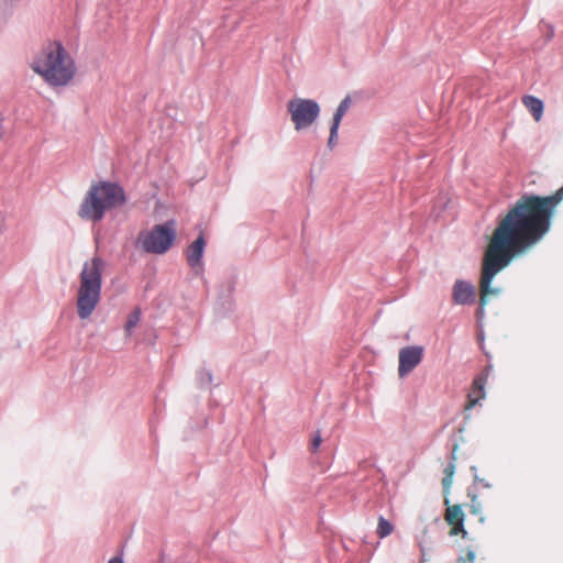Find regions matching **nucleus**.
<instances>
[{"label": "nucleus", "mask_w": 563, "mask_h": 563, "mask_svg": "<svg viewBox=\"0 0 563 563\" xmlns=\"http://www.w3.org/2000/svg\"><path fill=\"white\" fill-rule=\"evenodd\" d=\"M106 265V261L98 255L82 264L76 291L77 313L82 320L93 313L101 300L102 275Z\"/></svg>", "instance_id": "nucleus-3"}, {"label": "nucleus", "mask_w": 563, "mask_h": 563, "mask_svg": "<svg viewBox=\"0 0 563 563\" xmlns=\"http://www.w3.org/2000/svg\"><path fill=\"white\" fill-rule=\"evenodd\" d=\"M394 531V525L384 517L378 518L376 533L380 539H384L391 534Z\"/></svg>", "instance_id": "nucleus-15"}, {"label": "nucleus", "mask_w": 563, "mask_h": 563, "mask_svg": "<svg viewBox=\"0 0 563 563\" xmlns=\"http://www.w3.org/2000/svg\"><path fill=\"white\" fill-rule=\"evenodd\" d=\"M523 106L531 113L533 119L539 122L543 115L544 106L541 99L534 96H523L522 98Z\"/></svg>", "instance_id": "nucleus-14"}, {"label": "nucleus", "mask_w": 563, "mask_h": 563, "mask_svg": "<svg viewBox=\"0 0 563 563\" xmlns=\"http://www.w3.org/2000/svg\"><path fill=\"white\" fill-rule=\"evenodd\" d=\"M205 245V238L202 235H199L198 239L194 241L186 251V258L188 265L196 271V274H199V271L202 267V255Z\"/></svg>", "instance_id": "nucleus-11"}, {"label": "nucleus", "mask_w": 563, "mask_h": 563, "mask_svg": "<svg viewBox=\"0 0 563 563\" xmlns=\"http://www.w3.org/2000/svg\"><path fill=\"white\" fill-rule=\"evenodd\" d=\"M287 110L297 131L312 125L320 114V106L311 99H292L287 103Z\"/></svg>", "instance_id": "nucleus-6"}, {"label": "nucleus", "mask_w": 563, "mask_h": 563, "mask_svg": "<svg viewBox=\"0 0 563 563\" xmlns=\"http://www.w3.org/2000/svg\"><path fill=\"white\" fill-rule=\"evenodd\" d=\"M424 349L421 345H409L400 349L398 354V375L406 377L422 361Z\"/></svg>", "instance_id": "nucleus-7"}, {"label": "nucleus", "mask_w": 563, "mask_h": 563, "mask_svg": "<svg viewBox=\"0 0 563 563\" xmlns=\"http://www.w3.org/2000/svg\"><path fill=\"white\" fill-rule=\"evenodd\" d=\"M321 443H322L321 433H320V431H317L311 439L310 451L317 452L318 449L320 448Z\"/></svg>", "instance_id": "nucleus-18"}, {"label": "nucleus", "mask_w": 563, "mask_h": 563, "mask_svg": "<svg viewBox=\"0 0 563 563\" xmlns=\"http://www.w3.org/2000/svg\"><path fill=\"white\" fill-rule=\"evenodd\" d=\"M475 287L465 280H456L452 288V300L455 305H471L475 302Z\"/></svg>", "instance_id": "nucleus-9"}, {"label": "nucleus", "mask_w": 563, "mask_h": 563, "mask_svg": "<svg viewBox=\"0 0 563 563\" xmlns=\"http://www.w3.org/2000/svg\"><path fill=\"white\" fill-rule=\"evenodd\" d=\"M444 504L448 506L444 514V520L451 527L449 534L452 537L460 534L463 539H466L467 531L464 529L465 514L462 506L459 504L449 505L448 498L444 499Z\"/></svg>", "instance_id": "nucleus-8"}, {"label": "nucleus", "mask_w": 563, "mask_h": 563, "mask_svg": "<svg viewBox=\"0 0 563 563\" xmlns=\"http://www.w3.org/2000/svg\"><path fill=\"white\" fill-rule=\"evenodd\" d=\"M108 563H124V562L121 556H113L108 561Z\"/></svg>", "instance_id": "nucleus-20"}, {"label": "nucleus", "mask_w": 563, "mask_h": 563, "mask_svg": "<svg viewBox=\"0 0 563 563\" xmlns=\"http://www.w3.org/2000/svg\"><path fill=\"white\" fill-rule=\"evenodd\" d=\"M487 371L477 375L472 384V388L467 395V401L465 404V410H470L475 407L479 400L485 398V385L487 382Z\"/></svg>", "instance_id": "nucleus-10"}, {"label": "nucleus", "mask_w": 563, "mask_h": 563, "mask_svg": "<svg viewBox=\"0 0 563 563\" xmlns=\"http://www.w3.org/2000/svg\"><path fill=\"white\" fill-rule=\"evenodd\" d=\"M32 70L51 87H65L76 75L74 58L56 40L46 41L35 54Z\"/></svg>", "instance_id": "nucleus-2"}, {"label": "nucleus", "mask_w": 563, "mask_h": 563, "mask_svg": "<svg viewBox=\"0 0 563 563\" xmlns=\"http://www.w3.org/2000/svg\"><path fill=\"white\" fill-rule=\"evenodd\" d=\"M141 319V310L139 308L134 309L128 317L124 330L128 335L131 334L132 330L137 325Z\"/></svg>", "instance_id": "nucleus-16"}, {"label": "nucleus", "mask_w": 563, "mask_h": 563, "mask_svg": "<svg viewBox=\"0 0 563 563\" xmlns=\"http://www.w3.org/2000/svg\"><path fill=\"white\" fill-rule=\"evenodd\" d=\"M459 449V445L457 444H454L453 446V450H452V456H451V461L449 462V464L445 466L444 468V476L442 478V485H443V489H444V493L445 494H449L450 493V488L453 484V477H454V474H455V470H456V451Z\"/></svg>", "instance_id": "nucleus-13"}, {"label": "nucleus", "mask_w": 563, "mask_h": 563, "mask_svg": "<svg viewBox=\"0 0 563 563\" xmlns=\"http://www.w3.org/2000/svg\"><path fill=\"white\" fill-rule=\"evenodd\" d=\"M351 107V98L349 96H346L339 104L334 115H333V119H332V122H331V126H330V136H329V141H328V146L330 148H332L334 145H335V141H336V137H338V131H339V126H340V123L342 121V118L344 117V114L347 112V110L350 109Z\"/></svg>", "instance_id": "nucleus-12"}, {"label": "nucleus", "mask_w": 563, "mask_h": 563, "mask_svg": "<svg viewBox=\"0 0 563 563\" xmlns=\"http://www.w3.org/2000/svg\"><path fill=\"white\" fill-rule=\"evenodd\" d=\"M175 238V222L167 221L164 224L154 225L150 231L142 232L137 241L146 253L164 254L170 249Z\"/></svg>", "instance_id": "nucleus-5"}, {"label": "nucleus", "mask_w": 563, "mask_h": 563, "mask_svg": "<svg viewBox=\"0 0 563 563\" xmlns=\"http://www.w3.org/2000/svg\"><path fill=\"white\" fill-rule=\"evenodd\" d=\"M475 558H476L475 552L471 549H467L466 555L461 558L459 560V562L460 563H475Z\"/></svg>", "instance_id": "nucleus-19"}, {"label": "nucleus", "mask_w": 563, "mask_h": 563, "mask_svg": "<svg viewBox=\"0 0 563 563\" xmlns=\"http://www.w3.org/2000/svg\"><path fill=\"white\" fill-rule=\"evenodd\" d=\"M125 203L122 187L111 181H99L90 186L80 203L78 216L85 220L99 222L104 213Z\"/></svg>", "instance_id": "nucleus-4"}, {"label": "nucleus", "mask_w": 563, "mask_h": 563, "mask_svg": "<svg viewBox=\"0 0 563 563\" xmlns=\"http://www.w3.org/2000/svg\"><path fill=\"white\" fill-rule=\"evenodd\" d=\"M563 200V186L550 196L523 195L495 228L483 256L479 282L481 311L487 297L497 295L494 277L510 262L533 247L549 232L551 218Z\"/></svg>", "instance_id": "nucleus-1"}, {"label": "nucleus", "mask_w": 563, "mask_h": 563, "mask_svg": "<svg viewBox=\"0 0 563 563\" xmlns=\"http://www.w3.org/2000/svg\"><path fill=\"white\" fill-rule=\"evenodd\" d=\"M470 511H471L472 515L477 516L478 520L481 522L485 521V517H484L482 505H481L479 501H477V499L475 497H473L472 500H471Z\"/></svg>", "instance_id": "nucleus-17"}]
</instances>
